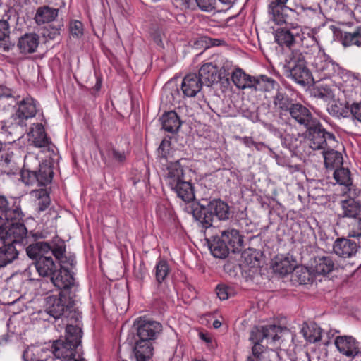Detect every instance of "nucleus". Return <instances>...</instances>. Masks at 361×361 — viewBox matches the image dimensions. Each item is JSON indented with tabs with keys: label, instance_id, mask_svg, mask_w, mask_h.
I'll return each instance as SVG.
<instances>
[{
	"label": "nucleus",
	"instance_id": "f257e3e1",
	"mask_svg": "<svg viewBox=\"0 0 361 361\" xmlns=\"http://www.w3.org/2000/svg\"><path fill=\"white\" fill-rule=\"evenodd\" d=\"M65 341L56 340L48 348L53 353L51 361H85L76 352L81 343L82 330L77 325L67 324Z\"/></svg>",
	"mask_w": 361,
	"mask_h": 361
},
{
	"label": "nucleus",
	"instance_id": "f03ea898",
	"mask_svg": "<svg viewBox=\"0 0 361 361\" xmlns=\"http://www.w3.org/2000/svg\"><path fill=\"white\" fill-rule=\"evenodd\" d=\"M20 176L27 185L44 186L51 182L54 171L49 162L41 161L36 154L28 153L24 157Z\"/></svg>",
	"mask_w": 361,
	"mask_h": 361
},
{
	"label": "nucleus",
	"instance_id": "7ed1b4c3",
	"mask_svg": "<svg viewBox=\"0 0 361 361\" xmlns=\"http://www.w3.org/2000/svg\"><path fill=\"white\" fill-rule=\"evenodd\" d=\"M54 256L59 261L60 269L51 277V282L59 289L71 288L74 285L75 281L73 271L76 263L75 256L66 255L64 241L59 242L54 250Z\"/></svg>",
	"mask_w": 361,
	"mask_h": 361
},
{
	"label": "nucleus",
	"instance_id": "20e7f679",
	"mask_svg": "<svg viewBox=\"0 0 361 361\" xmlns=\"http://www.w3.org/2000/svg\"><path fill=\"white\" fill-rule=\"evenodd\" d=\"M192 215L200 226L206 229L212 226L214 217L219 220L228 219L230 215V207L220 199L205 200L193 209Z\"/></svg>",
	"mask_w": 361,
	"mask_h": 361
},
{
	"label": "nucleus",
	"instance_id": "39448f33",
	"mask_svg": "<svg viewBox=\"0 0 361 361\" xmlns=\"http://www.w3.org/2000/svg\"><path fill=\"white\" fill-rule=\"evenodd\" d=\"M286 76L305 87L314 82V78L307 66L305 56L300 51H293L283 66Z\"/></svg>",
	"mask_w": 361,
	"mask_h": 361
},
{
	"label": "nucleus",
	"instance_id": "423d86ee",
	"mask_svg": "<svg viewBox=\"0 0 361 361\" xmlns=\"http://www.w3.org/2000/svg\"><path fill=\"white\" fill-rule=\"evenodd\" d=\"M15 109L13 119L21 128L27 127L31 120L36 116L40 118V121L46 123L40 104L31 97H27L18 102Z\"/></svg>",
	"mask_w": 361,
	"mask_h": 361
},
{
	"label": "nucleus",
	"instance_id": "0eeeda50",
	"mask_svg": "<svg viewBox=\"0 0 361 361\" xmlns=\"http://www.w3.org/2000/svg\"><path fill=\"white\" fill-rule=\"evenodd\" d=\"M307 142L310 148L314 150H325L334 148L338 144L335 135L326 131L317 120L307 128Z\"/></svg>",
	"mask_w": 361,
	"mask_h": 361
},
{
	"label": "nucleus",
	"instance_id": "6e6552de",
	"mask_svg": "<svg viewBox=\"0 0 361 361\" xmlns=\"http://www.w3.org/2000/svg\"><path fill=\"white\" fill-rule=\"evenodd\" d=\"M310 63L318 80H325L335 76L341 78L344 74L345 70L326 54L324 50L319 51L317 54L314 55Z\"/></svg>",
	"mask_w": 361,
	"mask_h": 361
},
{
	"label": "nucleus",
	"instance_id": "1a4fd4ad",
	"mask_svg": "<svg viewBox=\"0 0 361 361\" xmlns=\"http://www.w3.org/2000/svg\"><path fill=\"white\" fill-rule=\"evenodd\" d=\"M338 223H342L344 219L352 221V229L349 235L353 238L361 236V204L355 200L350 198L342 200L341 212L337 214Z\"/></svg>",
	"mask_w": 361,
	"mask_h": 361
},
{
	"label": "nucleus",
	"instance_id": "9d476101",
	"mask_svg": "<svg viewBox=\"0 0 361 361\" xmlns=\"http://www.w3.org/2000/svg\"><path fill=\"white\" fill-rule=\"evenodd\" d=\"M43 121L31 124L27 133V140L30 145L41 149L43 152L55 154L57 149L48 136Z\"/></svg>",
	"mask_w": 361,
	"mask_h": 361
},
{
	"label": "nucleus",
	"instance_id": "9b49d317",
	"mask_svg": "<svg viewBox=\"0 0 361 361\" xmlns=\"http://www.w3.org/2000/svg\"><path fill=\"white\" fill-rule=\"evenodd\" d=\"M7 221L4 235V240H8L9 244L25 246L30 243V235L25 225L20 222L9 223Z\"/></svg>",
	"mask_w": 361,
	"mask_h": 361
},
{
	"label": "nucleus",
	"instance_id": "f8f14e48",
	"mask_svg": "<svg viewBox=\"0 0 361 361\" xmlns=\"http://www.w3.org/2000/svg\"><path fill=\"white\" fill-rule=\"evenodd\" d=\"M47 312L56 320L63 321L68 317L69 307L66 305V298L61 293L58 296L51 295L47 298Z\"/></svg>",
	"mask_w": 361,
	"mask_h": 361
},
{
	"label": "nucleus",
	"instance_id": "ddd939ff",
	"mask_svg": "<svg viewBox=\"0 0 361 361\" xmlns=\"http://www.w3.org/2000/svg\"><path fill=\"white\" fill-rule=\"evenodd\" d=\"M137 336L140 341L150 343L161 331V324L156 321L140 319L137 322Z\"/></svg>",
	"mask_w": 361,
	"mask_h": 361
},
{
	"label": "nucleus",
	"instance_id": "4468645a",
	"mask_svg": "<svg viewBox=\"0 0 361 361\" xmlns=\"http://www.w3.org/2000/svg\"><path fill=\"white\" fill-rule=\"evenodd\" d=\"M334 344L343 355L354 357L360 353V344L351 336H340L335 339Z\"/></svg>",
	"mask_w": 361,
	"mask_h": 361
},
{
	"label": "nucleus",
	"instance_id": "2eb2a0df",
	"mask_svg": "<svg viewBox=\"0 0 361 361\" xmlns=\"http://www.w3.org/2000/svg\"><path fill=\"white\" fill-rule=\"evenodd\" d=\"M0 167L4 173L16 174L20 169V158L13 151L4 149L1 154Z\"/></svg>",
	"mask_w": 361,
	"mask_h": 361
},
{
	"label": "nucleus",
	"instance_id": "dca6fc26",
	"mask_svg": "<svg viewBox=\"0 0 361 361\" xmlns=\"http://www.w3.org/2000/svg\"><path fill=\"white\" fill-rule=\"evenodd\" d=\"M11 207L4 196L0 195V216H4L7 221L20 220L23 217V214L20 206V200L13 199Z\"/></svg>",
	"mask_w": 361,
	"mask_h": 361
},
{
	"label": "nucleus",
	"instance_id": "f3484780",
	"mask_svg": "<svg viewBox=\"0 0 361 361\" xmlns=\"http://www.w3.org/2000/svg\"><path fill=\"white\" fill-rule=\"evenodd\" d=\"M222 240L233 253L240 252L244 246L243 236L238 229L228 228L221 231Z\"/></svg>",
	"mask_w": 361,
	"mask_h": 361
},
{
	"label": "nucleus",
	"instance_id": "a211bd4d",
	"mask_svg": "<svg viewBox=\"0 0 361 361\" xmlns=\"http://www.w3.org/2000/svg\"><path fill=\"white\" fill-rule=\"evenodd\" d=\"M184 172L185 169L182 165L181 160L169 163L164 173L166 183L170 188L176 187L178 183L185 180Z\"/></svg>",
	"mask_w": 361,
	"mask_h": 361
},
{
	"label": "nucleus",
	"instance_id": "6ab92c4d",
	"mask_svg": "<svg viewBox=\"0 0 361 361\" xmlns=\"http://www.w3.org/2000/svg\"><path fill=\"white\" fill-rule=\"evenodd\" d=\"M61 241H57L52 246L47 242H37L30 244L26 248L27 255L30 258L36 259V261L39 257H47L49 255H54V250Z\"/></svg>",
	"mask_w": 361,
	"mask_h": 361
},
{
	"label": "nucleus",
	"instance_id": "aec40b11",
	"mask_svg": "<svg viewBox=\"0 0 361 361\" xmlns=\"http://www.w3.org/2000/svg\"><path fill=\"white\" fill-rule=\"evenodd\" d=\"M288 111L295 121L306 128L317 121L313 118L310 110L299 103L293 104Z\"/></svg>",
	"mask_w": 361,
	"mask_h": 361
},
{
	"label": "nucleus",
	"instance_id": "412c9836",
	"mask_svg": "<svg viewBox=\"0 0 361 361\" xmlns=\"http://www.w3.org/2000/svg\"><path fill=\"white\" fill-rule=\"evenodd\" d=\"M270 19L277 25L287 24L290 20V15H294V10L286 6L271 3L269 6Z\"/></svg>",
	"mask_w": 361,
	"mask_h": 361
},
{
	"label": "nucleus",
	"instance_id": "4be33fe9",
	"mask_svg": "<svg viewBox=\"0 0 361 361\" xmlns=\"http://www.w3.org/2000/svg\"><path fill=\"white\" fill-rule=\"evenodd\" d=\"M357 247L355 241L345 238H338L333 244L334 253L343 258H349L357 252Z\"/></svg>",
	"mask_w": 361,
	"mask_h": 361
},
{
	"label": "nucleus",
	"instance_id": "5701e85b",
	"mask_svg": "<svg viewBox=\"0 0 361 361\" xmlns=\"http://www.w3.org/2000/svg\"><path fill=\"white\" fill-rule=\"evenodd\" d=\"M52 353L47 346L31 345L23 351V360L24 361H51Z\"/></svg>",
	"mask_w": 361,
	"mask_h": 361
},
{
	"label": "nucleus",
	"instance_id": "b1692460",
	"mask_svg": "<svg viewBox=\"0 0 361 361\" xmlns=\"http://www.w3.org/2000/svg\"><path fill=\"white\" fill-rule=\"evenodd\" d=\"M214 63L217 69L219 80H225L227 84H229L230 78L238 67L234 66L231 61L228 60L221 55H218L215 57Z\"/></svg>",
	"mask_w": 361,
	"mask_h": 361
},
{
	"label": "nucleus",
	"instance_id": "393cba45",
	"mask_svg": "<svg viewBox=\"0 0 361 361\" xmlns=\"http://www.w3.org/2000/svg\"><path fill=\"white\" fill-rule=\"evenodd\" d=\"M202 82L195 73H189L183 79L181 90L183 94L188 97H193L201 90Z\"/></svg>",
	"mask_w": 361,
	"mask_h": 361
},
{
	"label": "nucleus",
	"instance_id": "a878e982",
	"mask_svg": "<svg viewBox=\"0 0 361 361\" xmlns=\"http://www.w3.org/2000/svg\"><path fill=\"white\" fill-rule=\"evenodd\" d=\"M271 102L274 110L279 114L288 111L293 104L291 99L281 87L278 88L275 94L271 97Z\"/></svg>",
	"mask_w": 361,
	"mask_h": 361
},
{
	"label": "nucleus",
	"instance_id": "bb28decb",
	"mask_svg": "<svg viewBox=\"0 0 361 361\" xmlns=\"http://www.w3.org/2000/svg\"><path fill=\"white\" fill-rule=\"evenodd\" d=\"M202 84L210 86L214 82L219 80L217 69L214 63L207 62L204 63L199 70V75H197Z\"/></svg>",
	"mask_w": 361,
	"mask_h": 361
},
{
	"label": "nucleus",
	"instance_id": "cd10ccee",
	"mask_svg": "<svg viewBox=\"0 0 361 361\" xmlns=\"http://www.w3.org/2000/svg\"><path fill=\"white\" fill-rule=\"evenodd\" d=\"M39 44V37L37 34H25L19 39L18 47L22 54H32L36 51Z\"/></svg>",
	"mask_w": 361,
	"mask_h": 361
},
{
	"label": "nucleus",
	"instance_id": "c85d7f7f",
	"mask_svg": "<svg viewBox=\"0 0 361 361\" xmlns=\"http://www.w3.org/2000/svg\"><path fill=\"white\" fill-rule=\"evenodd\" d=\"M254 77L247 74L242 68L238 67L233 73L230 81L239 90H252Z\"/></svg>",
	"mask_w": 361,
	"mask_h": 361
},
{
	"label": "nucleus",
	"instance_id": "c756f323",
	"mask_svg": "<svg viewBox=\"0 0 361 361\" xmlns=\"http://www.w3.org/2000/svg\"><path fill=\"white\" fill-rule=\"evenodd\" d=\"M280 87L277 81L266 75H260L253 78V87L252 90L261 92H271Z\"/></svg>",
	"mask_w": 361,
	"mask_h": 361
},
{
	"label": "nucleus",
	"instance_id": "7c9ffc66",
	"mask_svg": "<svg viewBox=\"0 0 361 361\" xmlns=\"http://www.w3.org/2000/svg\"><path fill=\"white\" fill-rule=\"evenodd\" d=\"M53 255L47 257H39L35 262V267L41 276L49 277L52 276L56 271V265L53 260Z\"/></svg>",
	"mask_w": 361,
	"mask_h": 361
},
{
	"label": "nucleus",
	"instance_id": "2f4dec72",
	"mask_svg": "<svg viewBox=\"0 0 361 361\" xmlns=\"http://www.w3.org/2000/svg\"><path fill=\"white\" fill-rule=\"evenodd\" d=\"M151 343L136 341L133 354L136 361H147L152 356Z\"/></svg>",
	"mask_w": 361,
	"mask_h": 361
},
{
	"label": "nucleus",
	"instance_id": "473e14b6",
	"mask_svg": "<svg viewBox=\"0 0 361 361\" xmlns=\"http://www.w3.org/2000/svg\"><path fill=\"white\" fill-rule=\"evenodd\" d=\"M19 252L13 244H5L0 247V267L12 263L18 257Z\"/></svg>",
	"mask_w": 361,
	"mask_h": 361
},
{
	"label": "nucleus",
	"instance_id": "72a5a7b5",
	"mask_svg": "<svg viewBox=\"0 0 361 361\" xmlns=\"http://www.w3.org/2000/svg\"><path fill=\"white\" fill-rule=\"evenodd\" d=\"M14 47L10 39V25L6 20H0V51L8 52Z\"/></svg>",
	"mask_w": 361,
	"mask_h": 361
},
{
	"label": "nucleus",
	"instance_id": "f704fd0d",
	"mask_svg": "<svg viewBox=\"0 0 361 361\" xmlns=\"http://www.w3.org/2000/svg\"><path fill=\"white\" fill-rule=\"evenodd\" d=\"M324 164L328 169L338 168L343 165V159L342 154L333 148L326 149L322 151Z\"/></svg>",
	"mask_w": 361,
	"mask_h": 361
},
{
	"label": "nucleus",
	"instance_id": "c9c22d12",
	"mask_svg": "<svg viewBox=\"0 0 361 361\" xmlns=\"http://www.w3.org/2000/svg\"><path fill=\"white\" fill-rule=\"evenodd\" d=\"M177 194V196L184 202H190L195 199V193L191 183L185 180L178 183L176 187L171 188Z\"/></svg>",
	"mask_w": 361,
	"mask_h": 361
},
{
	"label": "nucleus",
	"instance_id": "e433bc0d",
	"mask_svg": "<svg viewBox=\"0 0 361 361\" xmlns=\"http://www.w3.org/2000/svg\"><path fill=\"white\" fill-rule=\"evenodd\" d=\"M59 10L48 6L39 7L35 16V20L38 25L49 23L58 16Z\"/></svg>",
	"mask_w": 361,
	"mask_h": 361
},
{
	"label": "nucleus",
	"instance_id": "4c0bfd02",
	"mask_svg": "<svg viewBox=\"0 0 361 361\" xmlns=\"http://www.w3.org/2000/svg\"><path fill=\"white\" fill-rule=\"evenodd\" d=\"M163 129L169 133H174L180 126V121L175 111L165 113L161 118Z\"/></svg>",
	"mask_w": 361,
	"mask_h": 361
},
{
	"label": "nucleus",
	"instance_id": "58836bf2",
	"mask_svg": "<svg viewBox=\"0 0 361 361\" xmlns=\"http://www.w3.org/2000/svg\"><path fill=\"white\" fill-rule=\"evenodd\" d=\"M314 271L317 274L326 275L333 271L334 263L330 256L317 257L314 259Z\"/></svg>",
	"mask_w": 361,
	"mask_h": 361
},
{
	"label": "nucleus",
	"instance_id": "ea45409f",
	"mask_svg": "<svg viewBox=\"0 0 361 361\" xmlns=\"http://www.w3.org/2000/svg\"><path fill=\"white\" fill-rule=\"evenodd\" d=\"M301 47L303 49L302 53L309 55L308 59H311L312 56L317 54L319 51H322L324 49H321L319 45L318 41L314 35L312 36H307V38L301 43Z\"/></svg>",
	"mask_w": 361,
	"mask_h": 361
},
{
	"label": "nucleus",
	"instance_id": "a19ab883",
	"mask_svg": "<svg viewBox=\"0 0 361 361\" xmlns=\"http://www.w3.org/2000/svg\"><path fill=\"white\" fill-rule=\"evenodd\" d=\"M267 344H271L279 340L283 335L288 333V329L276 325L263 326Z\"/></svg>",
	"mask_w": 361,
	"mask_h": 361
},
{
	"label": "nucleus",
	"instance_id": "79ce46f5",
	"mask_svg": "<svg viewBox=\"0 0 361 361\" xmlns=\"http://www.w3.org/2000/svg\"><path fill=\"white\" fill-rule=\"evenodd\" d=\"M209 249L214 257L221 259L226 257L231 250L221 237H215L209 244Z\"/></svg>",
	"mask_w": 361,
	"mask_h": 361
},
{
	"label": "nucleus",
	"instance_id": "37998d69",
	"mask_svg": "<svg viewBox=\"0 0 361 361\" xmlns=\"http://www.w3.org/2000/svg\"><path fill=\"white\" fill-rule=\"evenodd\" d=\"M341 42L344 47L355 45L361 47V27H357L353 32H344L341 34Z\"/></svg>",
	"mask_w": 361,
	"mask_h": 361
},
{
	"label": "nucleus",
	"instance_id": "c03bdc74",
	"mask_svg": "<svg viewBox=\"0 0 361 361\" xmlns=\"http://www.w3.org/2000/svg\"><path fill=\"white\" fill-rule=\"evenodd\" d=\"M302 332L305 338L310 343L318 342L322 336V329L315 323H311L306 327H303Z\"/></svg>",
	"mask_w": 361,
	"mask_h": 361
},
{
	"label": "nucleus",
	"instance_id": "a18cd8bd",
	"mask_svg": "<svg viewBox=\"0 0 361 361\" xmlns=\"http://www.w3.org/2000/svg\"><path fill=\"white\" fill-rule=\"evenodd\" d=\"M30 195L36 199L38 211L43 212L49 206L50 197L45 189L34 190Z\"/></svg>",
	"mask_w": 361,
	"mask_h": 361
},
{
	"label": "nucleus",
	"instance_id": "49530a36",
	"mask_svg": "<svg viewBox=\"0 0 361 361\" xmlns=\"http://www.w3.org/2000/svg\"><path fill=\"white\" fill-rule=\"evenodd\" d=\"M295 264L292 262L288 257L277 258L274 265L275 271L282 275L291 273L295 270Z\"/></svg>",
	"mask_w": 361,
	"mask_h": 361
},
{
	"label": "nucleus",
	"instance_id": "de8ad7c7",
	"mask_svg": "<svg viewBox=\"0 0 361 361\" xmlns=\"http://www.w3.org/2000/svg\"><path fill=\"white\" fill-rule=\"evenodd\" d=\"M106 156L117 163H123L126 159L128 151L119 147H109L106 151Z\"/></svg>",
	"mask_w": 361,
	"mask_h": 361
},
{
	"label": "nucleus",
	"instance_id": "09e8293b",
	"mask_svg": "<svg viewBox=\"0 0 361 361\" xmlns=\"http://www.w3.org/2000/svg\"><path fill=\"white\" fill-rule=\"evenodd\" d=\"M334 178L340 185L349 186L352 184L350 172L348 169L341 166L337 168L334 173Z\"/></svg>",
	"mask_w": 361,
	"mask_h": 361
},
{
	"label": "nucleus",
	"instance_id": "8fccbe9b",
	"mask_svg": "<svg viewBox=\"0 0 361 361\" xmlns=\"http://www.w3.org/2000/svg\"><path fill=\"white\" fill-rule=\"evenodd\" d=\"M154 271L157 281L161 283L166 279L169 271L166 261L162 259L158 261L156 264Z\"/></svg>",
	"mask_w": 361,
	"mask_h": 361
},
{
	"label": "nucleus",
	"instance_id": "3c124183",
	"mask_svg": "<svg viewBox=\"0 0 361 361\" xmlns=\"http://www.w3.org/2000/svg\"><path fill=\"white\" fill-rule=\"evenodd\" d=\"M276 38L279 43L290 47L294 42H295V31L294 30L293 31L279 30L276 33Z\"/></svg>",
	"mask_w": 361,
	"mask_h": 361
},
{
	"label": "nucleus",
	"instance_id": "603ef678",
	"mask_svg": "<svg viewBox=\"0 0 361 361\" xmlns=\"http://www.w3.org/2000/svg\"><path fill=\"white\" fill-rule=\"evenodd\" d=\"M294 271L300 283L305 284L310 281L311 274L307 268L298 267Z\"/></svg>",
	"mask_w": 361,
	"mask_h": 361
},
{
	"label": "nucleus",
	"instance_id": "864d4df0",
	"mask_svg": "<svg viewBox=\"0 0 361 361\" xmlns=\"http://www.w3.org/2000/svg\"><path fill=\"white\" fill-rule=\"evenodd\" d=\"M250 340L252 343H262L265 340V335L263 326L261 328H254L252 329L250 336Z\"/></svg>",
	"mask_w": 361,
	"mask_h": 361
},
{
	"label": "nucleus",
	"instance_id": "5fc2aeb1",
	"mask_svg": "<svg viewBox=\"0 0 361 361\" xmlns=\"http://www.w3.org/2000/svg\"><path fill=\"white\" fill-rule=\"evenodd\" d=\"M295 42L301 43L304 41L307 36H312L314 35V30L308 27L300 28V31L298 28L294 29Z\"/></svg>",
	"mask_w": 361,
	"mask_h": 361
},
{
	"label": "nucleus",
	"instance_id": "6e6d98bb",
	"mask_svg": "<svg viewBox=\"0 0 361 361\" xmlns=\"http://www.w3.org/2000/svg\"><path fill=\"white\" fill-rule=\"evenodd\" d=\"M234 293L231 287L226 285H219L216 287V294L220 300H226Z\"/></svg>",
	"mask_w": 361,
	"mask_h": 361
},
{
	"label": "nucleus",
	"instance_id": "4d7b16f0",
	"mask_svg": "<svg viewBox=\"0 0 361 361\" xmlns=\"http://www.w3.org/2000/svg\"><path fill=\"white\" fill-rule=\"evenodd\" d=\"M71 34L77 38L81 37L83 34V25L79 20H73L70 23Z\"/></svg>",
	"mask_w": 361,
	"mask_h": 361
},
{
	"label": "nucleus",
	"instance_id": "13d9d810",
	"mask_svg": "<svg viewBox=\"0 0 361 361\" xmlns=\"http://www.w3.org/2000/svg\"><path fill=\"white\" fill-rule=\"evenodd\" d=\"M197 5L203 11L209 12L216 8V0H195Z\"/></svg>",
	"mask_w": 361,
	"mask_h": 361
},
{
	"label": "nucleus",
	"instance_id": "bf43d9fd",
	"mask_svg": "<svg viewBox=\"0 0 361 361\" xmlns=\"http://www.w3.org/2000/svg\"><path fill=\"white\" fill-rule=\"evenodd\" d=\"M329 112L334 116L340 117L345 116V113H347V110L345 109L341 104H336L330 106Z\"/></svg>",
	"mask_w": 361,
	"mask_h": 361
},
{
	"label": "nucleus",
	"instance_id": "052dcab7",
	"mask_svg": "<svg viewBox=\"0 0 361 361\" xmlns=\"http://www.w3.org/2000/svg\"><path fill=\"white\" fill-rule=\"evenodd\" d=\"M242 115L243 117L254 123L257 122L259 120L258 114L255 110H250L249 109H243Z\"/></svg>",
	"mask_w": 361,
	"mask_h": 361
},
{
	"label": "nucleus",
	"instance_id": "680f3d73",
	"mask_svg": "<svg viewBox=\"0 0 361 361\" xmlns=\"http://www.w3.org/2000/svg\"><path fill=\"white\" fill-rule=\"evenodd\" d=\"M238 139L247 147L249 148L255 147L257 149H259V146L262 145L261 143L256 142L253 140V139L250 137H238Z\"/></svg>",
	"mask_w": 361,
	"mask_h": 361
},
{
	"label": "nucleus",
	"instance_id": "e2e57ef3",
	"mask_svg": "<svg viewBox=\"0 0 361 361\" xmlns=\"http://www.w3.org/2000/svg\"><path fill=\"white\" fill-rule=\"evenodd\" d=\"M350 112L353 118L361 123V103H354L350 106Z\"/></svg>",
	"mask_w": 361,
	"mask_h": 361
},
{
	"label": "nucleus",
	"instance_id": "0e129e2a",
	"mask_svg": "<svg viewBox=\"0 0 361 361\" xmlns=\"http://www.w3.org/2000/svg\"><path fill=\"white\" fill-rule=\"evenodd\" d=\"M169 142L168 141H162L158 148V155L161 159H166L169 152Z\"/></svg>",
	"mask_w": 361,
	"mask_h": 361
},
{
	"label": "nucleus",
	"instance_id": "69168bd1",
	"mask_svg": "<svg viewBox=\"0 0 361 361\" xmlns=\"http://www.w3.org/2000/svg\"><path fill=\"white\" fill-rule=\"evenodd\" d=\"M253 346L252 348V355L256 358H259V356L265 350V346L259 343H252Z\"/></svg>",
	"mask_w": 361,
	"mask_h": 361
},
{
	"label": "nucleus",
	"instance_id": "338daca9",
	"mask_svg": "<svg viewBox=\"0 0 361 361\" xmlns=\"http://www.w3.org/2000/svg\"><path fill=\"white\" fill-rule=\"evenodd\" d=\"M43 35L49 39H54L60 35V31L59 28L51 27L44 30Z\"/></svg>",
	"mask_w": 361,
	"mask_h": 361
},
{
	"label": "nucleus",
	"instance_id": "774afa93",
	"mask_svg": "<svg viewBox=\"0 0 361 361\" xmlns=\"http://www.w3.org/2000/svg\"><path fill=\"white\" fill-rule=\"evenodd\" d=\"M5 221L6 219H4V216H0V239L3 240L4 232L6 230V226Z\"/></svg>",
	"mask_w": 361,
	"mask_h": 361
}]
</instances>
